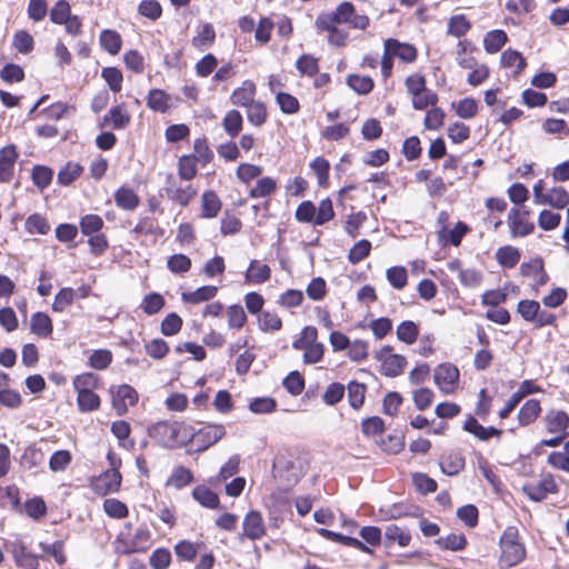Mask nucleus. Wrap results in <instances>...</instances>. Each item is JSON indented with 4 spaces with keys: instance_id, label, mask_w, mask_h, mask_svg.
Returning a JSON list of instances; mask_svg holds the SVG:
<instances>
[{
    "instance_id": "f3484780",
    "label": "nucleus",
    "mask_w": 569,
    "mask_h": 569,
    "mask_svg": "<svg viewBox=\"0 0 569 569\" xmlns=\"http://www.w3.org/2000/svg\"><path fill=\"white\" fill-rule=\"evenodd\" d=\"M520 274L532 280L531 289L536 293L545 287L550 277L545 268V261L541 257L532 258L520 264Z\"/></svg>"
},
{
    "instance_id": "603ef678",
    "label": "nucleus",
    "mask_w": 569,
    "mask_h": 569,
    "mask_svg": "<svg viewBox=\"0 0 569 569\" xmlns=\"http://www.w3.org/2000/svg\"><path fill=\"white\" fill-rule=\"evenodd\" d=\"M466 460L459 452H450L440 460L441 471L448 476H456L465 469Z\"/></svg>"
},
{
    "instance_id": "338daca9",
    "label": "nucleus",
    "mask_w": 569,
    "mask_h": 569,
    "mask_svg": "<svg viewBox=\"0 0 569 569\" xmlns=\"http://www.w3.org/2000/svg\"><path fill=\"white\" fill-rule=\"evenodd\" d=\"M0 79L7 84L19 83L26 79V72L20 64L8 62L0 70Z\"/></svg>"
},
{
    "instance_id": "aec40b11",
    "label": "nucleus",
    "mask_w": 569,
    "mask_h": 569,
    "mask_svg": "<svg viewBox=\"0 0 569 569\" xmlns=\"http://www.w3.org/2000/svg\"><path fill=\"white\" fill-rule=\"evenodd\" d=\"M383 44L395 59L405 64H412L418 59V49L412 43L402 42L396 38H388L383 41Z\"/></svg>"
},
{
    "instance_id": "a19ab883",
    "label": "nucleus",
    "mask_w": 569,
    "mask_h": 569,
    "mask_svg": "<svg viewBox=\"0 0 569 569\" xmlns=\"http://www.w3.org/2000/svg\"><path fill=\"white\" fill-rule=\"evenodd\" d=\"M248 122L256 127H262L269 118L267 106L261 100H256L244 108Z\"/></svg>"
},
{
    "instance_id": "f03ea898",
    "label": "nucleus",
    "mask_w": 569,
    "mask_h": 569,
    "mask_svg": "<svg viewBox=\"0 0 569 569\" xmlns=\"http://www.w3.org/2000/svg\"><path fill=\"white\" fill-rule=\"evenodd\" d=\"M189 432V422L178 418L161 419L147 428L152 442L166 450L188 448Z\"/></svg>"
},
{
    "instance_id": "de8ad7c7",
    "label": "nucleus",
    "mask_w": 569,
    "mask_h": 569,
    "mask_svg": "<svg viewBox=\"0 0 569 569\" xmlns=\"http://www.w3.org/2000/svg\"><path fill=\"white\" fill-rule=\"evenodd\" d=\"M177 168L181 181L190 182L198 176V162L193 154H182L179 157Z\"/></svg>"
},
{
    "instance_id": "79ce46f5",
    "label": "nucleus",
    "mask_w": 569,
    "mask_h": 569,
    "mask_svg": "<svg viewBox=\"0 0 569 569\" xmlns=\"http://www.w3.org/2000/svg\"><path fill=\"white\" fill-rule=\"evenodd\" d=\"M508 40L507 32L501 29L488 31L483 37L485 51L489 54H495L506 46Z\"/></svg>"
},
{
    "instance_id": "7ed1b4c3",
    "label": "nucleus",
    "mask_w": 569,
    "mask_h": 569,
    "mask_svg": "<svg viewBox=\"0 0 569 569\" xmlns=\"http://www.w3.org/2000/svg\"><path fill=\"white\" fill-rule=\"evenodd\" d=\"M101 383V377L92 371L81 372L73 377L72 388L77 395L76 403L79 412L89 413L101 409L102 399L96 392Z\"/></svg>"
},
{
    "instance_id": "f257e3e1",
    "label": "nucleus",
    "mask_w": 569,
    "mask_h": 569,
    "mask_svg": "<svg viewBox=\"0 0 569 569\" xmlns=\"http://www.w3.org/2000/svg\"><path fill=\"white\" fill-rule=\"evenodd\" d=\"M340 24L365 31L370 26V18L358 13L352 2L342 1L333 11L319 13L315 21L317 32H327L328 43L337 48L345 47L349 40V33L339 28Z\"/></svg>"
},
{
    "instance_id": "e433bc0d",
    "label": "nucleus",
    "mask_w": 569,
    "mask_h": 569,
    "mask_svg": "<svg viewBox=\"0 0 569 569\" xmlns=\"http://www.w3.org/2000/svg\"><path fill=\"white\" fill-rule=\"evenodd\" d=\"M278 190V182L274 178L264 176L259 177L252 188H250L248 196L251 199L268 198L276 193Z\"/></svg>"
},
{
    "instance_id": "412c9836",
    "label": "nucleus",
    "mask_w": 569,
    "mask_h": 569,
    "mask_svg": "<svg viewBox=\"0 0 569 569\" xmlns=\"http://www.w3.org/2000/svg\"><path fill=\"white\" fill-rule=\"evenodd\" d=\"M547 433H562L569 436V413L562 409L550 408L542 417Z\"/></svg>"
},
{
    "instance_id": "1a4fd4ad",
    "label": "nucleus",
    "mask_w": 569,
    "mask_h": 569,
    "mask_svg": "<svg viewBox=\"0 0 569 569\" xmlns=\"http://www.w3.org/2000/svg\"><path fill=\"white\" fill-rule=\"evenodd\" d=\"M107 459L110 463V469L92 478L90 481V488L99 496L118 492L121 487L122 476L119 471L121 459L112 451L108 452Z\"/></svg>"
},
{
    "instance_id": "423d86ee",
    "label": "nucleus",
    "mask_w": 569,
    "mask_h": 569,
    "mask_svg": "<svg viewBox=\"0 0 569 569\" xmlns=\"http://www.w3.org/2000/svg\"><path fill=\"white\" fill-rule=\"evenodd\" d=\"M295 218L300 223L323 226L335 218L332 201L330 198H325L316 207L311 200H305L296 208Z\"/></svg>"
},
{
    "instance_id": "473e14b6",
    "label": "nucleus",
    "mask_w": 569,
    "mask_h": 569,
    "mask_svg": "<svg viewBox=\"0 0 569 569\" xmlns=\"http://www.w3.org/2000/svg\"><path fill=\"white\" fill-rule=\"evenodd\" d=\"M191 496L203 508L211 510L220 508L219 495L206 485H197L192 489Z\"/></svg>"
},
{
    "instance_id": "0eeeda50",
    "label": "nucleus",
    "mask_w": 569,
    "mask_h": 569,
    "mask_svg": "<svg viewBox=\"0 0 569 569\" xmlns=\"http://www.w3.org/2000/svg\"><path fill=\"white\" fill-rule=\"evenodd\" d=\"M516 312L520 318L531 325L535 329L558 326L556 313L541 307V302L533 299H521L516 306Z\"/></svg>"
},
{
    "instance_id": "dca6fc26",
    "label": "nucleus",
    "mask_w": 569,
    "mask_h": 569,
    "mask_svg": "<svg viewBox=\"0 0 569 569\" xmlns=\"http://www.w3.org/2000/svg\"><path fill=\"white\" fill-rule=\"evenodd\" d=\"M392 351L393 347L383 346L376 355L377 360L381 362V373L390 378L400 376L408 363L405 356Z\"/></svg>"
},
{
    "instance_id": "bf43d9fd",
    "label": "nucleus",
    "mask_w": 569,
    "mask_h": 569,
    "mask_svg": "<svg viewBox=\"0 0 569 569\" xmlns=\"http://www.w3.org/2000/svg\"><path fill=\"white\" fill-rule=\"evenodd\" d=\"M83 172V167L73 161H68L58 172L57 180L61 186H70L73 183Z\"/></svg>"
},
{
    "instance_id": "a18cd8bd",
    "label": "nucleus",
    "mask_w": 569,
    "mask_h": 569,
    "mask_svg": "<svg viewBox=\"0 0 569 569\" xmlns=\"http://www.w3.org/2000/svg\"><path fill=\"white\" fill-rule=\"evenodd\" d=\"M521 252L518 248L506 244L497 249L496 259L506 269H513L520 261Z\"/></svg>"
},
{
    "instance_id": "6ab92c4d",
    "label": "nucleus",
    "mask_w": 569,
    "mask_h": 569,
    "mask_svg": "<svg viewBox=\"0 0 569 569\" xmlns=\"http://www.w3.org/2000/svg\"><path fill=\"white\" fill-rule=\"evenodd\" d=\"M267 535V527L262 513L258 510H250L242 520V532L240 539L247 538L252 541L262 539Z\"/></svg>"
},
{
    "instance_id": "0e129e2a",
    "label": "nucleus",
    "mask_w": 569,
    "mask_h": 569,
    "mask_svg": "<svg viewBox=\"0 0 569 569\" xmlns=\"http://www.w3.org/2000/svg\"><path fill=\"white\" fill-rule=\"evenodd\" d=\"M79 227L83 236H91L101 232L104 221L99 214L88 213L80 218Z\"/></svg>"
},
{
    "instance_id": "ddd939ff",
    "label": "nucleus",
    "mask_w": 569,
    "mask_h": 569,
    "mask_svg": "<svg viewBox=\"0 0 569 569\" xmlns=\"http://www.w3.org/2000/svg\"><path fill=\"white\" fill-rule=\"evenodd\" d=\"M111 408L118 416H126L129 409L139 402V392L128 383L111 385L109 387Z\"/></svg>"
},
{
    "instance_id": "7c9ffc66",
    "label": "nucleus",
    "mask_w": 569,
    "mask_h": 569,
    "mask_svg": "<svg viewBox=\"0 0 569 569\" xmlns=\"http://www.w3.org/2000/svg\"><path fill=\"white\" fill-rule=\"evenodd\" d=\"M200 217L203 219H213L218 217L222 209V201L213 190H206L200 199Z\"/></svg>"
},
{
    "instance_id": "774afa93",
    "label": "nucleus",
    "mask_w": 569,
    "mask_h": 569,
    "mask_svg": "<svg viewBox=\"0 0 569 569\" xmlns=\"http://www.w3.org/2000/svg\"><path fill=\"white\" fill-rule=\"evenodd\" d=\"M113 355L109 349L93 350L88 358V366L94 370H106L110 367Z\"/></svg>"
},
{
    "instance_id": "9d476101",
    "label": "nucleus",
    "mask_w": 569,
    "mask_h": 569,
    "mask_svg": "<svg viewBox=\"0 0 569 569\" xmlns=\"http://www.w3.org/2000/svg\"><path fill=\"white\" fill-rule=\"evenodd\" d=\"M407 92L412 98V107L416 110H425L429 106L438 103V94L427 88L426 76L421 72H413L405 79Z\"/></svg>"
},
{
    "instance_id": "a878e982",
    "label": "nucleus",
    "mask_w": 569,
    "mask_h": 569,
    "mask_svg": "<svg viewBox=\"0 0 569 569\" xmlns=\"http://www.w3.org/2000/svg\"><path fill=\"white\" fill-rule=\"evenodd\" d=\"M318 533L322 538H325L329 541L357 549V550L368 553V555L373 553V550L369 546L365 545L361 540H359L357 538L345 536L342 533H339V532H336V531H332V530H329L326 528L318 529Z\"/></svg>"
},
{
    "instance_id": "3c124183",
    "label": "nucleus",
    "mask_w": 569,
    "mask_h": 569,
    "mask_svg": "<svg viewBox=\"0 0 569 569\" xmlns=\"http://www.w3.org/2000/svg\"><path fill=\"white\" fill-rule=\"evenodd\" d=\"M222 128L229 137L236 138L243 128V117L240 111L237 109L227 111L222 118Z\"/></svg>"
},
{
    "instance_id": "5701e85b",
    "label": "nucleus",
    "mask_w": 569,
    "mask_h": 569,
    "mask_svg": "<svg viewBox=\"0 0 569 569\" xmlns=\"http://www.w3.org/2000/svg\"><path fill=\"white\" fill-rule=\"evenodd\" d=\"M462 430L472 435L479 441L486 442L491 438H497L498 440L502 436V430L498 429L493 426L485 427L478 422L475 416L468 415L466 420L462 423Z\"/></svg>"
},
{
    "instance_id": "9b49d317",
    "label": "nucleus",
    "mask_w": 569,
    "mask_h": 569,
    "mask_svg": "<svg viewBox=\"0 0 569 569\" xmlns=\"http://www.w3.org/2000/svg\"><path fill=\"white\" fill-rule=\"evenodd\" d=\"M533 203L537 206H549L561 210L569 204V192L561 186L546 190V183L539 179L532 187Z\"/></svg>"
},
{
    "instance_id": "052dcab7",
    "label": "nucleus",
    "mask_w": 569,
    "mask_h": 569,
    "mask_svg": "<svg viewBox=\"0 0 569 569\" xmlns=\"http://www.w3.org/2000/svg\"><path fill=\"white\" fill-rule=\"evenodd\" d=\"M419 332L418 325L411 320L401 321L396 330L398 340L406 345H413L419 337Z\"/></svg>"
},
{
    "instance_id": "72a5a7b5",
    "label": "nucleus",
    "mask_w": 569,
    "mask_h": 569,
    "mask_svg": "<svg viewBox=\"0 0 569 569\" xmlns=\"http://www.w3.org/2000/svg\"><path fill=\"white\" fill-rule=\"evenodd\" d=\"M30 331L39 338H50L53 333L52 319L46 312H34L30 319Z\"/></svg>"
},
{
    "instance_id": "49530a36",
    "label": "nucleus",
    "mask_w": 569,
    "mask_h": 569,
    "mask_svg": "<svg viewBox=\"0 0 569 569\" xmlns=\"http://www.w3.org/2000/svg\"><path fill=\"white\" fill-rule=\"evenodd\" d=\"M347 86L360 96L369 94L375 88V81L370 76L350 73L346 79Z\"/></svg>"
},
{
    "instance_id": "e2e57ef3",
    "label": "nucleus",
    "mask_w": 569,
    "mask_h": 569,
    "mask_svg": "<svg viewBox=\"0 0 569 569\" xmlns=\"http://www.w3.org/2000/svg\"><path fill=\"white\" fill-rule=\"evenodd\" d=\"M258 327L262 332H277L283 323L277 312L266 310L258 316Z\"/></svg>"
},
{
    "instance_id": "58836bf2",
    "label": "nucleus",
    "mask_w": 569,
    "mask_h": 569,
    "mask_svg": "<svg viewBox=\"0 0 569 569\" xmlns=\"http://www.w3.org/2000/svg\"><path fill=\"white\" fill-rule=\"evenodd\" d=\"M218 295V287L212 284L202 286L193 291L183 292L181 300L184 303L199 305L201 302H208Z\"/></svg>"
},
{
    "instance_id": "13d9d810",
    "label": "nucleus",
    "mask_w": 569,
    "mask_h": 569,
    "mask_svg": "<svg viewBox=\"0 0 569 569\" xmlns=\"http://www.w3.org/2000/svg\"><path fill=\"white\" fill-rule=\"evenodd\" d=\"M193 157L198 163L206 167L213 160V151L209 146L208 138L202 136L193 141Z\"/></svg>"
},
{
    "instance_id": "37998d69",
    "label": "nucleus",
    "mask_w": 569,
    "mask_h": 569,
    "mask_svg": "<svg viewBox=\"0 0 569 569\" xmlns=\"http://www.w3.org/2000/svg\"><path fill=\"white\" fill-rule=\"evenodd\" d=\"M99 42L101 48L111 56H117L122 48L121 34L113 29H104L100 32Z\"/></svg>"
},
{
    "instance_id": "4468645a",
    "label": "nucleus",
    "mask_w": 569,
    "mask_h": 569,
    "mask_svg": "<svg viewBox=\"0 0 569 569\" xmlns=\"http://www.w3.org/2000/svg\"><path fill=\"white\" fill-rule=\"evenodd\" d=\"M559 491V486L552 473H542L539 481L528 482L523 485L522 492L527 498L535 502L545 500L548 495H556Z\"/></svg>"
},
{
    "instance_id": "f8f14e48",
    "label": "nucleus",
    "mask_w": 569,
    "mask_h": 569,
    "mask_svg": "<svg viewBox=\"0 0 569 569\" xmlns=\"http://www.w3.org/2000/svg\"><path fill=\"white\" fill-rule=\"evenodd\" d=\"M507 226L511 238H525L536 230L532 211L527 206L511 207L507 214Z\"/></svg>"
},
{
    "instance_id": "f704fd0d",
    "label": "nucleus",
    "mask_w": 569,
    "mask_h": 569,
    "mask_svg": "<svg viewBox=\"0 0 569 569\" xmlns=\"http://www.w3.org/2000/svg\"><path fill=\"white\" fill-rule=\"evenodd\" d=\"M114 202L118 208L126 211H133L140 204V197L138 193L126 186H121L113 193Z\"/></svg>"
},
{
    "instance_id": "5fc2aeb1",
    "label": "nucleus",
    "mask_w": 569,
    "mask_h": 569,
    "mask_svg": "<svg viewBox=\"0 0 569 569\" xmlns=\"http://www.w3.org/2000/svg\"><path fill=\"white\" fill-rule=\"evenodd\" d=\"M472 27L471 21L467 18L466 14L459 13L453 14L449 18L447 26V33L455 38H461L466 36Z\"/></svg>"
},
{
    "instance_id": "4d7b16f0",
    "label": "nucleus",
    "mask_w": 569,
    "mask_h": 569,
    "mask_svg": "<svg viewBox=\"0 0 569 569\" xmlns=\"http://www.w3.org/2000/svg\"><path fill=\"white\" fill-rule=\"evenodd\" d=\"M201 546H203L202 542L180 540L174 545L173 549L179 561L192 562L196 559Z\"/></svg>"
},
{
    "instance_id": "2f4dec72",
    "label": "nucleus",
    "mask_w": 569,
    "mask_h": 569,
    "mask_svg": "<svg viewBox=\"0 0 569 569\" xmlns=\"http://www.w3.org/2000/svg\"><path fill=\"white\" fill-rule=\"evenodd\" d=\"M13 561L21 569H39L40 556L30 552L23 543L14 545L11 550Z\"/></svg>"
},
{
    "instance_id": "2eb2a0df",
    "label": "nucleus",
    "mask_w": 569,
    "mask_h": 569,
    "mask_svg": "<svg viewBox=\"0 0 569 569\" xmlns=\"http://www.w3.org/2000/svg\"><path fill=\"white\" fill-rule=\"evenodd\" d=\"M164 192L168 199L181 207H188L198 194L193 184L182 186L171 173L166 178Z\"/></svg>"
},
{
    "instance_id": "39448f33",
    "label": "nucleus",
    "mask_w": 569,
    "mask_h": 569,
    "mask_svg": "<svg viewBox=\"0 0 569 569\" xmlns=\"http://www.w3.org/2000/svg\"><path fill=\"white\" fill-rule=\"evenodd\" d=\"M188 453H202L218 443L227 435L226 427L222 423H206L196 429L189 423Z\"/></svg>"
},
{
    "instance_id": "20e7f679",
    "label": "nucleus",
    "mask_w": 569,
    "mask_h": 569,
    "mask_svg": "<svg viewBox=\"0 0 569 569\" xmlns=\"http://www.w3.org/2000/svg\"><path fill=\"white\" fill-rule=\"evenodd\" d=\"M499 547L500 556L498 558V566L500 569L516 567L526 559V546L516 526H508L503 530L499 539Z\"/></svg>"
},
{
    "instance_id": "a211bd4d",
    "label": "nucleus",
    "mask_w": 569,
    "mask_h": 569,
    "mask_svg": "<svg viewBox=\"0 0 569 569\" xmlns=\"http://www.w3.org/2000/svg\"><path fill=\"white\" fill-rule=\"evenodd\" d=\"M460 372L459 369L450 363L443 362L435 369L433 380L436 386L446 395L453 393L458 388Z\"/></svg>"
},
{
    "instance_id": "864d4df0",
    "label": "nucleus",
    "mask_w": 569,
    "mask_h": 569,
    "mask_svg": "<svg viewBox=\"0 0 569 569\" xmlns=\"http://www.w3.org/2000/svg\"><path fill=\"white\" fill-rule=\"evenodd\" d=\"M300 77L313 78L320 70L319 59L310 53L301 54L296 61Z\"/></svg>"
},
{
    "instance_id": "393cba45",
    "label": "nucleus",
    "mask_w": 569,
    "mask_h": 569,
    "mask_svg": "<svg viewBox=\"0 0 569 569\" xmlns=\"http://www.w3.org/2000/svg\"><path fill=\"white\" fill-rule=\"evenodd\" d=\"M499 63L502 69L511 70V76L515 79L519 78L528 66L523 54L511 48L502 51Z\"/></svg>"
},
{
    "instance_id": "c03bdc74",
    "label": "nucleus",
    "mask_w": 569,
    "mask_h": 569,
    "mask_svg": "<svg viewBox=\"0 0 569 569\" xmlns=\"http://www.w3.org/2000/svg\"><path fill=\"white\" fill-rule=\"evenodd\" d=\"M216 41V30L209 22L203 23L197 34L191 39V44L199 51L210 48Z\"/></svg>"
},
{
    "instance_id": "4be33fe9",
    "label": "nucleus",
    "mask_w": 569,
    "mask_h": 569,
    "mask_svg": "<svg viewBox=\"0 0 569 569\" xmlns=\"http://www.w3.org/2000/svg\"><path fill=\"white\" fill-rule=\"evenodd\" d=\"M19 151L16 144H8L0 149V183H9L14 177Z\"/></svg>"
},
{
    "instance_id": "8fccbe9b",
    "label": "nucleus",
    "mask_w": 569,
    "mask_h": 569,
    "mask_svg": "<svg viewBox=\"0 0 569 569\" xmlns=\"http://www.w3.org/2000/svg\"><path fill=\"white\" fill-rule=\"evenodd\" d=\"M194 480L193 472L184 467V466H178L173 469L171 475L169 476L167 480V486L172 487L177 490H180L190 483H192Z\"/></svg>"
},
{
    "instance_id": "69168bd1",
    "label": "nucleus",
    "mask_w": 569,
    "mask_h": 569,
    "mask_svg": "<svg viewBox=\"0 0 569 569\" xmlns=\"http://www.w3.org/2000/svg\"><path fill=\"white\" fill-rule=\"evenodd\" d=\"M389 284L396 290H402L408 284V271L403 266H393L386 270Z\"/></svg>"
},
{
    "instance_id": "09e8293b",
    "label": "nucleus",
    "mask_w": 569,
    "mask_h": 569,
    "mask_svg": "<svg viewBox=\"0 0 569 569\" xmlns=\"http://www.w3.org/2000/svg\"><path fill=\"white\" fill-rule=\"evenodd\" d=\"M130 233L134 238H139L141 236L160 234L162 233V229L156 218L143 216L138 219L137 224L132 228Z\"/></svg>"
},
{
    "instance_id": "cd10ccee",
    "label": "nucleus",
    "mask_w": 569,
    "mask_h": 569,
    "mask_svg": "<svg viewBox=\"0 0 569 569\" xmlns=\"http://www.w3.org/2000/svg\"><path fill=\"white\" fill-rule=\"evenodd\" d=\"M257 86L252 80H244L230 94V102L240 108H246L256 101Z\"/></svg>"
},
{
    "instance_id": "bb28decb",
    "label": "nucleus",
    "mask_w": 569,
    "mask_h": 569,
    "mask_svg": "<svg viewBox=\"0 0 569 569\" xmlns=\"http://www.w3.org/2000/svg\"><path fill=\"white\" fill-rule=\"evenodd\" d=\"M103 122L113 130L126 129L131 122V114L124 102L116 104L103 116Z\"/></svg>"
},
{
    "instance_id": "c85d7f7f",
    "label": "nucleus",
    "mask_w": 569,
    "mask_h": 569,
    "mask_svg": "<svg viewBox=\"0 0 569 569\" xmlns=\"http://www.w3.org/2000/svg\"><path fill=\"white\" fill-rule=\"evenodd\" d=\"M146 104L151 111L164 114L172 107V98L166 90L152 88L148 91Z\"/></svg>"
},
{
    "instance_id": "ea45409f",
    "label": "nucleus",
    "mask_w": 569,
    "mask_h": 569,
    "mask_svg": "<svg viewBox=\"0 0 569 569\" xmlns=\"http://www.w3.org/2000/svg\"><path fill=\"white\" fill-rule=\"evenodd\" d=\"M349 406L355 410H360L366 400L367 386L363 382L351 380L346 387Z\"/></svg>"
},
{
    "instance_id": "680f3d73",
    "label": "nucleus",
    "mask_w": 569,
    "mask_h": 569,
    "mask_svg": "<svg viewBox=\"0 0 569 569\" xmlns=\"http://www.w3.org/2000/svg\"><path fill=\"white\" fill-rule=\"evenodd\" d=\"M310 168L317 177L318 186L327 188L330 178V163L325 157H317L310 162Z\"/></svg>"
},
{
    "instance_id": "6e6d98bb",
    "label": "nucleus",
    "mask_w": 569,
    "mask_h": 569,
    "mask_svg": "<svg viewBox=\"0 0 569 569\" xmlns=\"http://www.w3.org/2000/svg\"><path fill=\"white\" fill-rule=\"evenodd\" d=\"M166 306L163 296L159 292H149L143 296L139 308L147 316H154L159 313Z\"/></svg>"
},
{
    "instance_id": "4c0bfd02",
    "label": "nucleus",
    "mask_w": 569,
    "mask_h": 569,
    "mask_svg": "<svg viewBox=\"0 0 569 569\" xmlns=\"http://www.w3.org/2000/svg\"><path fill=\"white\" fill-rule=\"evenodd\" d=\"M39 548L43 552V556H40V558L47 560L48 557H51L58 566H64L67 563L68 557L63 540H56L52 543L39 542Z\"/></svg>"
},
{
    "instance_id": "b1692460",
    "label": "nucleus",
    "mask_w": 569,
    "mask_h": 569,
    "mask_svg": "<svg viewBox=\"0 0 569 569\" xmlns=\"http://www.w3.org/2000/svg\"><path fill=\"white\" fill-rule=\"evenodd\" d=\"M542 406L539 399H527L517 412V421L520 428L532 426L541 416Z\"/></svg>"
},
{
    "instance_id": "c9c22d12",
    "label": "nucleus",
    "mask_w": 569,
    "mask_h": 569,
    "mask_svg": "<svg viewBox=\"0 0 569 569\" xmlns=\"http://www.w3.org/2000/svg\"><path fill=\"white\" fill-rule=\"evenodd\" d=\"M247 283L261 284L271 279V269L267 263L259 260H251L244 273Z\"/></svg>"
},
{
    "instance_id": "c756f323",
    "label": "nucleus",
    "mask_w": 569,
    "mask_h": 569,
    "mask_svg": "<svg viewBox=\"0 0 569 569\" xmlns=\"http://www.w3.org/2000/svg\"><path fill=\"white\" fill-rule=\"evenodd\" d=\"M471 231L470 227L463 222L458 221L452 229H443L437 231L438 241L446 246L451 244L459 247L462 239Z\"/></svg>"
},
{
    "instance_id": "6e6552de",
    "label": "nucleus",
    "mask_w": 569,
    "mask_h": 569,
    "mask_svg": "<svg viewBox=\"0 0 569 569\" xmlns=\"http://www.w3.org/2000/svg\"><path fill=\"white\" fill-rule=\"evenodd\" d=\"M133 525L127 522L116 538L117 549L120 553L131 555L143 552L149 548L151 532L146 527H140L132 532Z\"/></svg>"
}]
</instances>
